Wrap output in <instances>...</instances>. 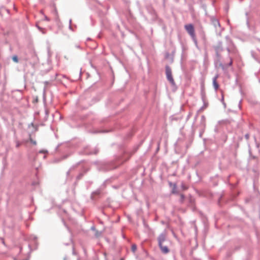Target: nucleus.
<instances>
[{
    "instance_id": "nucleus-8",
    "label": "nucleus",
    "mask_w": 260,
    "mask_h": 260,
    "mask_svg": "<svg viewBox=\"0 0 260 260\" xmlns=\"http://www.w3.org/2000/svg\"><path fill=\"white\" fill-rule=\"evenodd\" d=\"M172 193H177V191L176 190V185H174V188L172 190Z\"/></svg>"
},
{
    "instance_id": "nucleus-2",
    "label": "nucleus",
    "mask_w": 260,
    "mask_h": 260,
    "mask_svg": "<svg viewBox=\"0 0 260 260\" xmlns=\"http://www.w3.org/2000/svg\"><path fill=\"white\" fill-rule=\"evenodd\" d=\"M185 28L188 33L192 37H195L194 27L192 24H187L185 26Z\"/></svg>"
},
{
    "instance_id": "nucleus-9",
    "label": "nucleus",
    "mask_w": 260,
    "mask_h": 260,
    "mask_svg": "<svg viewBox=\"0 0 260 260\" xmlns=\"http://www.w3.org/2000/svg\"><path fill=\"white\" fill-rule=\"evenodd\" d=\"M180 201H181V202H182H182H183V201H184V195H183V194H181L180 195Z\"/></svg>"
},
{
    "instance_id": "nucleus-13",
    "label": "nucleus",
    "mask_w": 260,
    "mask_h": 260,
    "mask_svg": "<svg viewBox=\"0 0 260 260\" xmlns=\"http://www.w3.org/2000/svg\"><path fill=\"white\" fill-rule=\"evenodd\" d=\"M30 141H31V143H32L36 145V142L35 141H34L31 139H30Z\"/></svg>"
},
{
    "instance_id": "nucleus-4",
    "label": "nucleus",
    "mask_w": 260,
    "mask_h": 260,
    "mask_svg": "<svg viewBox=\"0 0 260 260\" xmlns=\"http://www.w3.org/2000/svg\"><path fill=\"white\" fill-rule=\"evenodd\" d=\"M166 240V237L164 235H161L159 236L158 238V245L162 244V242H164Z\"/></svg>"
},
{
    "instance_id": "nucleus-12",
    "label": "nucleus",
    "mask_w": 260,
    "mask_h": 260,
    "mask_svg": "<svg viewBox=\"0 0 260 260\" xmlns=\"http://www.w3.org/2000/svg\"><path fill=\"white\" fill-rule=\"evenodd\" d=\"M230 62H229V66H231L232 64V63H233V60L231 58H230Z\"/></svg>"
},
{
    "instance_id": "nucleus-1",
    "label": "nucleus",
    "mask_w": 260,
    "mask_h": 260,
    "mask_svg": "<svg viewBox=\"0 0 260 260\" xmlns=\"http://www.w3.org/2000/svg\"><path fill=\"white\" fill-rule=\"evenodd\" d=\"M166 76L168 81L172 85H175V83L172 75L171 69L167 67L166 69Z\"/></svg>"
},
{
    "instance_id": "nucleus-3",
    "label": "nucleus",
    "mask_w": 260,
    "mask_h": 260,
    "mask_svg": "<svg viewBox=\"0 0 260 260\" xmlns=\"http://www.w3.org/2000/svg\"><path fill=\"white\" fill-rule=\"evenodd\" d=\"M159 246L162 252H163L164 253L166 254L169 252V249L167 246H164V245H162V244L159 245Z\"/></svg>"
},
{
    "instance_id": "nucleus-10",
    "label": "nucleus",
    "mask_w": 260,
    "mask_h": 260,
    "mask_svg": "<svg viewBox=\"0 0 260 260\" xmlns=\"http://www.w3.org/2000/svg\"><path fill=\"white\" fill-rule=\"evenodd\" d=\"M13 60L14 61L17 62L18 61V58L16 56H14L13 57Z\"/></svg>"
},
{
    "instance_id": "nucleus-7",
    "label": "nucleus",
    "mask_w": 260,
    "mask_h": 260,
    "mask_svg": "<svg viewBox=\"0 0 260 260\" xmlns=\"http://www.w3.org/2000/svg\"><path fill=\"white\" fill-rule=\"evenodd\" d=\"M136 249H137V246H136V245L133 244L132 246V251L133 252H135V251H136Z\"/></svg>"
},
{
    "instance_id": "nucleus-5",
    "label": "nucleus",
    "mask_w": 260,
    "mask_h": 260,
    "mask_svg": "<svg viewBox=\"0 0 260 260\" xmlns=\"http://www.w3.org/2000/svg\"><path fill=\"white\" fill-rule=\"evenodd\" d=\"M217 77H215L213 80V84L215 90H217L219 87V85L217 82Z\"/></svg>"
},
{
    "instance_id": "nucleus-11",
    "label": "nucleus",
    "mask_w": 260,
    "mask_h": 260,
    "mask_svg": "<svg viewBox=\"0 0 260 260\" xmlns=\"http://www.w3.org/2000/svg\"><path fill=\"white\" fill-rule=\"evenodd\" d=\"M181 187L183 190L187 189V187L184 184H182Z\"/></svg>"
},
{
    "instance_id": "nucleus-6",
    "label": "nucleus",
    "mask_w": 260,
    "mask_h": 260,
    "mask_svg": "<svg viewBox=\"0 0 260 260\" xmlns=\"http://www.w3.org/2000/svg\"><path fill=\"white\" fill-rule=\"evenodd\" d=\"M215 50L217 56L219 57V53L222 50V49L220 47L218 46L215 48Z\"/></svg>"
}]
</instances>
